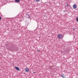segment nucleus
Instances as JSON below:
<instances>
[{
  "instance_id": "nucleus-3",
  "label": "nucleus",
  "mask_w": 78,
  "mask_h": 78,
  "mask_svg": "<svg viewBox=\"0 0 78 78\" xmlns=\"http://www.w3.org/2000/svg\"><path fill=\"white\" fill-rule=\"evenodd\" d=\"M15 69H16V70H19V71H20V69H19V68L18 67H15Z\"/></svg>"
},
{
  "instance_id": "nucleus-7",
  "label": "nucleus",
  "mask_w": 78,
  "mask_h": 78,
  "mask_svg": "<svg viewBox=\"0 0 78 78\" xmlns=\"http://www.w3.org/2000/svg\"><path fill=\"white\" fill-rule=\"evenodd\" d=\"M76 20L77 22H78V17L76 19Z\"/></svg>"
},
{
  "instance_id": "nucleus-10",
  "label": "nucleus",
  "mask_w": 78,
  "mask_h": 78,
  "mask_svg": "<svg viewBox=\"0 0 78 78\" xmlns=\"http://www.w3.org/2000/svg\"><path fill=\"white\" fill-rule=\"evenodd\" d=\"M69 6V5H68L67 6H66V7H68V6Z\"/></svg>"
},
{
  "instance_id": "nucleus-4",
  "label": "nucleus",
  "mask_w": 78,
  "mask_h": 78,
  "mask_svg": "<svg viewBox=\"0 0 78 78\" xmlns=\"http://www.w3.org/2000/svg\"><path fill=\"white\" fill-rule=\"evenodd\" d=\"M15 2L16 3H19L20 2V0H15Z\"/></svg>"
},
{
  "instance_id": "nucleus-6",
  "label": "nucleus",
  "mask_w": 78,
  "mask_h": 78,
  "mask_svg": "<svg viewBox=\"0 0 78 78\" xmlns=\"http://www.w3.org/2000/svg\"><path fill=\"white\" fill-rule=\"evenodd\" d=\"M61 76H62V78H66V75H64V74H62L61 75Z\"/></svg>"
},
{
  "instance_id": "nucleus-1",
  "label": "nucleus",
  "mask_w": 78,
  "mask_h": 78,
  "mask_svg": "<svg viewBox=\"0 0 78 78\" xmlns=\"http://www.w3.org/2000/svg\"><path fill=\"white\" fill-rule=\"evenodd\" d=\"M64 37V35H62L61 34H59L57 36V38L58 39H62Z\"/></svg>"
},
{
  "instance_id": "nucleus-2",
  "label": "nucleus",
  "mask_w": 78,
  "mask_h": 78,
  "mask_svg": "<svg viewBox=\"0 0 78 78\" xmlns=\"http://www.w3.org/2000/svg\"><path fill=\"white\" fill-rule=\"evenodd\" d=\"M25 70L26 72H30V69L28 68H27L25 69Z\"/></svg>"
},
{
  "instance_id": "nucleus-8",
  "label": "nucleus",
  "mask_w": 78,
  "mask_h": 78,
  "mask_svg": "<svg viewBox=\"0 0 78 78\" xmlns=\"http://www.w3.org/2000/svg\"><path fill=\"white\" fill-rule=\"evenodd\" d=\"M39 0H35V1L36 2H39Z\"/></svg>"
},
{
  "instance_id": "nucleus-5",
  "label": "nucleus",
  "mask_w": 78,
  "mask_h": 78,
  "mask_svg": "<svg viewBox=\"0 0 78 78\" xmlns=\"http://www.w3.org/2000/svg\"><path fill=\"white\" fill-rule=\"evenodd\" d=\"M73 8H74V9L76 8V7H77L76 5V4H74L73 5Z\"/></svg>"
},
{
  "instance_id": "nucleus-11",
  "label": "nucleus",
  "mask_w": 78,
  "mask_h": 78,
  "mask_svg": "<svg viewBox=\"0 0 78 78\" xmlns=\"http://www.w3.org/2000/svg\"><path fill=\"white\" fill-rule=\"evenodd\" d=\"M33 73H36V72H33Z\"/></svg>"
},
{
  "instance_id": "nucleus-9",
  "label": "nucleus",
  "mask_w": 78,
  "mask_h": 78,
  "mask_svg": "<svg viewBox=\"0 0 78 78\" xmlns=\"http://www.w3.org/2000/svg\"><path fill=\"white\" fill-rule=\"evenodd\" d=\"M2 20V17L1 16H0V20Z\"/></svg>"
}]
</instances>
